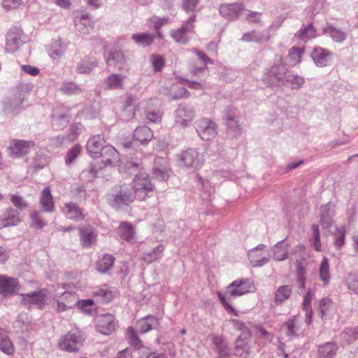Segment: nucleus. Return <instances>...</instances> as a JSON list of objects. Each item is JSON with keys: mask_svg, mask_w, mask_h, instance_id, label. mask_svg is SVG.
Wrapping results in <instances>:
<instances>
[{"mask_svg": "<svg viewBox=\"0 0 358 358\" xmlns=\"http://www.w3.org/2000/svg\"><path fill=\"white\" fill-rule=\"evenodd\" d=\"M255 290V286L253 282L248 279H240L236 280L229 285L227 287V291L224 294L218 292L217 296L224 309L228 313L237 316V312L230 304L231 298L252 293L254 292Z\"/></svg>", "mask_w": 358, "mask_h": 358, "instance_id": "f257e3e1", "label": "nucleus"}, {"mask_svg": "<svg viewBox=\"0 0 358 358\" xmlns=\"http://www.w3.org/2000/svg\"><path fill=\"white\" fill-rule=\"evenodd\" d=\"M131 185L137 200L141 201H145L148 197H150L155 189L150 176L147 173L137 174L134 178Z\"/></svg>", "mask_w": 358, "mask_h": 358, "instance_id": "f03ea898", "label": "nucleus"}, {"mask_svg": "<svg viewBox=\"0 0 358 358\" xmlns=\"http://www.w3.org/2000/svg\"><path fill=\"white\" fill-rule=\"evenodd\" d=\"M137 197L131 189V184H123L116 186L112 189V192L108 194V201L113 206H120L122 205L129 206L132 203Z\"/></svg>", "mask_w": 358, "mask_h": 358, "instance_id": "7ed1b4c3", "label": "nucleus"}, {"mask_svg": "<svg viewBox=\"0 0 358 358\" xmlns=\"http://www.w3.org/2000/svg\"><path fill=\"white\" fill-rule=\"evenodd\" d=\"M83 342L84 338L80 331H69L60 338L59 347L62 350L74 352L78 350Z\"/></svg>", "mask_w": 358, "mask_h": 358, "instance_id": "20e7f679", "label": "nucleus"}, {"mask_svg": "<svg viewBox=\"0 0 358 358\" xmlns=\"http://www.w3.org/2000/svg\"><path fill=\"white\" fill-rule=\"evenodd\" d=\"M195 21L196 16L194 15L185 21L180 28L173 30L171 36L174 41L186 44L189 41L187 34L194 32Z\"/></svg>", "mask_w": 358, "mask_h": 358, "instance_id": "39448f33", "label": "nucleus"}, {"mask_svg": "<svg viewBox=\"0 0 358 358\" xmlns=\"http://www.w3.org/2000/svg\"><path fill=\"white\" fill-rule=\"evenodd\" d=\"M250 338V332L249 330H245L241 333L240 336L236 341L234 355L235 356L247 358L250 352V346L249 345V340Z\"/></svg>", "mask_w": 358, "mask_h": 358, "instance_id": "423d86ee", "label": "nucleus"}, {"mask_svg": "<svg viewBox=\"0 0 358 358\" xmlns=\"http://www.w3.org/2000/svg\"><path fill=\"white\" fill-rule=\"evenodd\" d=\"M19 290L20 285L17 278L0 275V294L10 296L17 294Z\"/></svg>", "mask_w": 358, "mask_h": 358, "instance_id": "0eeeda50", "label": "nucleus"}, {"mask_svg": "<svg viewBox=\"0 0 358 358\" xmlns=\"http://www.w3.org/2000/svg\"><path fill=\"white\" fill-rule=\"evenodd\" d=\"M34 146V143L31 141L13 140L8 147L10 155L15 157H22Z\"/></svg>", "mask_w": 358, "mask_h": 358, "instance_id": "6e6552de", "label": "nucleus"}, {"mask_svg": "<svg viewBox=\"0 0 358 358\" xmlns=\"http://www.w3.org/2000/svg\"><path fill=\"white\" fill-rule=\"evenodd\" d=\"M197 132L204 141H208L214 138L217 134L216 124L208 119H202L199 122Z\"/></svg>", "mask_w": 358, "mask_h": 358, "instance_id": "1a4fd4ad", "label": "nucleus"}, {"mask_svg": "<svg viewBox=\"0 0 358 358\" xmlns=\"http://www.w3.org/2000/svg\"><path fill=\"white\" fill-rule=\"evenodd\" d=\"M181 159L187 166L200 168L203 163V156L200 155L195 149H189L185 151L181 156Z\"/></svg>", "mask_w": 358, "mask_h": 358, "instance_id": "9d476101", "label": "nucleus"}, {"mask_svg": "<svg viewBox=\"0 0 358 358\" xmlns=\"http://www.w3.org/2000/svg\"><path fill=\"white\" fill-rule=\"evenodd\" d=\"M120 238L124 241L133 244L136 243L135 226L128 222H122L117 229Z\"/></svg>", "mask_w": 358, "mask_h": 358, "instance_id": "9b49d317", "label": "nucleus"}, {"mask_svg": "<svg viewBox=\"0 0 358 358\" xmlns=\"http://www.w3.org/2000/svg\"><path fill=\"white\" fill-rule=\"evenodd\" d=\"M155 166L153 169L154 176L160 181H167L171 173L166 161L163 158L155 159Z\"/></svg>", "mask_w": 358, "mask_h": 358, "instance_id": "f8f14e48", "label": "nucleus"}, {"mask_svg": "<svg viewBox=\"0 0 358 358\" xmlns=\"http://www.w3.org/2000/svg\"><path fill=\"white\" fill-rule=\"evenodd\" d=\"M96 329L104 335H110L115 330V322L110 315H101L97 317Z\"/></svg>", "mask_w": 358, "mask_h": 358, "instance_id": "ddd939ff", "label": "nucleus"}, {"mask_svg": "<svg viewBox=\"0 0 358 358\" xmlns=\"http://www.w3.org/2000/svg\"><path fill=\"white\" fill-rule=\"evenodd\" d=\"M22 302L24 305L33 304L42 308L45 305L47 295L44 291L22 294Z\"/></svg>", "mask_w": 358, "mask_h": 358, "instance_id": "4468645a", "label": "nucleus"}, {"mask_svg": "<svg viewBox=\"0 0 358 358\" xmlns=\"http://www.w3.org/2000/svg\"><path fill=\"white\" fill-rule=\"evenodd\" d=\"M100 156L102 157L101 162L104 164V166L115 165L120 161L118 152L111 145L105 146Z\"/></svg>", "mask_w": 358, "mask_h": 358, "instance_id": "2eb2a0df", "label": "nucleus"}, {"mask_svg": "<svg viewBox=\"0 0 358 358\" xmlns=\"http://www.w3.org/2000/svg\"><path fill=\"white\" fill-rule=\"evenodd\" d=\"M244 10L241 3H235L231 4H222L220 7V13L227 19H235Z\"/></svg>", "mask_w": 358, "mask_h": 358, "instance_id": "dca6fc26", "label": "nucleus"}, {"mask_svg": "<svg viewBox=\"0 0 358 358\" xmlns=\"http://www.w3.org/2000/svg\"><path fill=\"white\" fill-rule=\"evenodd\" d=\"M103 139L99 136H94L89 139L87 143V150L90 155L94 157H98L102 152Z\"/></svg>", "mask_w": 358, "mask_h": 358, "instance_id": "f3484780", "label": "nucleus"}, {"mask_svg": "<svg viewBox=\"0 0 358 358\" xmlns=\"http://www.w3.org/2000/svg\"><path fill=\"white\" fill-rule=\"evenodd\" d=\"M160 324L159 320L153 315L143 317L137 322V328L141 333H146L157 329Z\"/></svg>", "mask_w": 358, "mask_h": 358, "instance_id": "a211bd4d", "label": "nucleus"}, {"mask_svg": "<svg viewBox=\"0 0 358 358\" xmlns=\"http://www.w3.org/2000/svg\"><path fill=\"white\" fill-rule=\"evenodd\" d=\"M78 297L76 294L65 292L57 299L58 309L59 310H65L66 308H72L76 304Z\"/></svg>", "mask_w": 358, "mask_h": 358, "instance_id": "6ab92c4d", "label": "nucleus"}, {"mask_svg": "<svg viewBox=\"0 0 358 358\" xmlns=\"http://www.w3.org/2000/svg\"><path fill=\"white\" fill-rule=\"evenodd\" d=\"M289 247L290 244H289L286 240L278 242L272 248L273 258L276 261L287 259Z\"/></svg>", "mask_w": 358, "mask_h": 358, "instance_id": "aec40b11", "label": "nucleus"}, {"mask_svg": "<svg viewBox=\"0 0 358 358\" xmlns=\"http://www.w3.org/2000/svg\"><path fill=\"white\" fill-rule=\"evenodd\" d=\"M80 241L83 247H90L92 245L96 239V234L94 232L90 226L80 228Z\"/></svg>", "mask_w": 358, "mask_h": 358, "instance_id": "412c9836", "label": "nucleus"}, {"mask_svg": "<svg viewBox=\"0 0 358 358\" xmlns=\"http://www.w3.org/2000/svg\"><path fill=\"white\" fill-rule=\"evenodd\" d=\"M40 204L44 212H52L55 208L53 196L50 193L49 187H45L41 192Z\"/></svg>", "mask_w": 358, "mask_h": 358, "instance_id": "4be33fe9", "label": "nucleus"}, {"mask_svg": "<svg viewBox=\"0 0 358 358\" xmlns=\"http://www.w3.org/2000/svg\"><path fill=\"white\" fill-rule=\"evenodd\" d=\"M134 138L141 144H145L153 138V133L149 127L142 126L136 129Z\"/></svg>", "mask_w": 358, "mask_h": 358, "instance_id": "5701e85b", "label": "nucleus"}, {"mask_svg": "<svg viewBox=\"0 0 358 358\" xmlns=\"http://www.w3.org/2000/svg\"><path fill=\"white\" fill-rule=\"evenodd\" d=\"M337 350L338 346L335 343H326L319 346L317 350V358H333Z\"/></svg>", "mask_w": 358, "mask_h": 358, "instance_id": "b1692460", "label": "nucleus"}, {"mask_svg": "<svg viewBox=\"0 0 358 358\" xmlns=\"http://www.w3.org/2000/svg\"><path fill=\"white\" fill-rule=\"evenodd\" d=\"M115 257L109 254H105L99 257L96 263V268L99 273H106L113 266Z\"/></svg>", "mask_w": 358, "mask_h": 358, "instance_id": "393cba45", "label": "nucleus"}, {"mask_svg": "<svg viewBox=\"0 0 358 358\" xmlns=\"http://www.w3.org/2000/svg\"><path fill=\"white\" fill-rule=\"evenodd\" d=\"M18 213L13 209L7 211L5 217L0 218V228L12 227L18 224L20 222Z\"/></svg>", "mask_w": 358, "mask_h": 358, "instance_id": "a878e982", "label": "nucleus"}, {"mask_svg": "<svg viewBox=\"0 0 358 358\" xmlns=\"http://www.w3.org/2000/svg\"><path fill=\"white\" fill-rule=\"evenodd\" d=\"M63 212L66 217L76 221L82 220L84 218V214L78 206L73 203L66 204L63 208Z\"/></svg>", "mask_w": 358, "mask_h": 358, "instance_id": "bb28decb", "label": "nucleus"}, {"mask_svg": "<svg viewBox=\"0 0 358 358\" xmlns=\"http://www.w3.org/2000/svg\"><path fill=\"white\" fill-rule=\"evenodd\" d=\"M329 56V52L322 48H315L312 53V57L318 66H327Z\"/></svg>", "mask_w": 358, "mask_h": 358, "instance_id": "cd10ccee", "label": "nucleus"}, {"mask_svg": "<svg viewBox=\"0 0 358 358\" xmlns=\"http://www.w3.org/2000/svg\"><path fill=\"white\" fill-rule=\"evenodd\" d=\"M315 294L310 289L307 292L306 295L303 297V308L306 311V323L307 325H309L312 321V308L310 306L311 301L313 299Z\"/></svg>", "mask_w": 358, "mask_h": 358, "instance_id": "c85d7f7f", "label": "nucleus"}, {"mask_svg": "<svg viewBox=\"0 0 358 358\" xmlns=\"http://www.w3.org/2000/svg\"><path fill=\"white\" fill-rule=\"evenodd\" d=\"M319 275L320 280L324 285H327L330 280L329 262L327 257H324L320 265Z\"/></svg>", "mask_w": 358, "mask_h": 358, "instance_id": "c756f323", "label": "nucleus"}, {"mask_svg": "<svg viewBox=\"0 0 358 358\" xmlns=\"http://www.w3.org/2000/svg\"><path fill=\"white\" fill-rule=\"evenodd\" d=\"M336 309L335 303L329 298L322 299L320 301V310L322 317L334 314L336 312Z\"/></svg>", "mask_w": 358, "mask_h": 358, "instance_id": "7c9ffc66", "label": "nucleus"}, {"mask_svg": "<svg viewBox=\"0 0 358 358\" xmlns=\"http://www.w3.org/2000/svg\"><path fill=\"white\" fill-rule=\"evenodd\" d=\"M248 257L253 266H261L268 262L266 257H262L260 250L258 248L251 250L249 252Z\"/></svg>", "mask_w": 358, "mask_h": 358, "instance_id": "2f4dec72", "label": "nucleus"}, {"mask_svg": "<svg viewBox=\"0 0 358 358\" xmlns=\"http://www.w3.org/2000/svg\"><path fill=\"white\" fill-rule=\"evenodd\" d=\"M346 231L345 226H340L336 227V231L333 234L334 244L338 249L345 244Z\"/></svg>", "mask_w": 358, "mask_h": 358, "instance_id": "473e14b6", "label": "nucleus"}, {"mask_svg": "<svg viewBox=\"0 0 358 358\" xmlns=\"http://www.w3.org/2000/svg\"><path fill=\"white\" fill-rule=\"evenodd\" d=\"M292 294V287L289 285H283L280 287L275 295V302L281 303L290 296Z\"/></svg>", "mask_w": 358, "mask_h": 358, "instance_id": "72a5a7b5", "label": "nucleus"}, {"mask_svg": "<svg viewBox=\"0 0 358 358\" xmlns=\"http://www.w3.org/2000/svg\"><path fill=\"white\" fill-rule=\"evenodd\" d=\"M296 36L302 41H306L316 36L315 29L311 24H310L301 28L296 34Z\"/></svg>", "mask_w": 358, "mask_h": 358, "instance_id": "f704fd0d", "label": "nucleus"}, {"mask_svg": "<svg viewBox=\"0 0 358 358\" xmlns=\"http://www.w3.org/2000/svg\"><path fill=\"white\" fill-rule=\"evenodd\" d=\"M0 350L8 355L14 353V345L7 336H0Z\"/></svg>", "mask_w": 358, "mask_h": 358, "instance_id": "c9c22d12", "label": "nucleus"}, {"mask_svg": "<svg viewBox=\"0 0 358 358\" xmlns=\"http://www.w3.org/2000/svg\"><path fill=\"white\" fill-rule=\"evenodd\" d=\"M131 38L138 44L150 45L153 43L155 37L152 34L143 33L133 34Z\"/></svg>", "mask_w": 358, "mask_h": 358, "instance_id": "e433bc0d", "label": "nucleus"}, {"mask_svg": "<svg viewBox=\"0 0 358 358\" xmlns=\"http://www.w3.org/2000/svg\"><path fill=\"white\" fill-rule=\"evenodd\" d=\"M303 52V48H299L295 47L292 48L289 53V59L291 61V64L295 66L299 64L301 61V56Z\"/></svg>", "mask_w": 358, "mask_h": 358, "instance_id": "4c0bfd02", "label": "nucleus"}, {"mask_svg": "<svg viewBox=\"0 0 358 358\" xmlns=\"http://www.w3.org/2000/svg\"><path fill=\"white\" fill-rule=\"evenodd\" d=\"M301 320L299 317L294 316L289 320H288L285 324L288 330V334H295L300 329Z\"/></svg>", "mask_w": 358, "mask_h": 358, "instance_id": "58836bf2", "label": "nucleus"}, {"mask_svg": "<svg viewBox=\"0 0 358 358\" xmlns=\"http://www.w3.org/2000/svg\"><path fill=\"white\" fill-rule=\"evenodd\" d=\"M164 250V246L162 245H159L155 248L151 252L145 253L143 256V259L148 263L155 262L159 258Z\"/></svg>", "mask_w": 358, "mask_h": 358, "instance_id": "ea45409f", "label": "nucleus"}, {"mask_svg": "<svg viewBox=\"0 0 358 358\" xmlns=\"http://www.w3.org/2000/svg\"><path fill=\"white\" fill-rule=\"evenodd\" d=\"M123 79L124 76L112 74L107 79V85L111 89L122 88Z\"/></svg>", "mask_w": 358, "mask_h": 358, "instance_id": "a19ab883", "label": "nucleus"}, {"mask_svg": "<svg viewBox=\"0 0 358 358\" xmlns=\"http://www.w3.org/2000/svg\"><path fill=\"white\" fill-rule=\"evenodd\" d=\"M195 52L197 55L199 59L203 64V66H201L199 68H195L192 71V73L194 75H199L200 73L206 70V69H207L206 64L208 62H210V59L207 55H206L205 54H203V52H201L200 51L195 50Z\"/></svg>", "mask_w": 358, "mask_h": 358, "instance_id": "79ce46f5", "label": "nucleus"}, {"mask_svg": "<svg viewBox=\"0 0 358 358\" xmlns=\"http://www.w3.org/2000/svg\"><path fill=\"white\" fill-rule=\"evenodd\" d=\"M312 230L313 232L312 242L314 246V249L316 251L320 252L322 250V244L320 241V234L318 226L316 224H313L312 226Z\"/></svg>", "mask_w": 358, "mask_h": 358, "instance_id": "37998d69", "label": "nucleus"}, {"mask_svg": "<svg viewBox=\"0 0 358 358\" xmlns=\"http://www.w3.org/2000/svg\"><path fill=\"white\" fill-rule=\"evenodd\" d=\"M306 268L301 264L297 265L296 275L297 281L300 284L301 288L305 287L306 279Z\"/></svg>", "mask_w": 358, "mask_h": 358, "instance_id": "c03bdc74", "label": "nucleus"}, {"mask_svg": "<svg viewBox=\"0 0 358 358\" xmlns=\"http://www.w3.org/2000/svg\"><path fill=\"white\" fill-rule=\"evenodd\" d=\"M81 146L79 145H76L72 147L69 152H67L66 157V164H70L80 153Z\"/></svg>", "mask_w": 358, "mask_h": 358, "instance_id": "a18cd8bd", "label": "nucleus"}, {"mask_svg": "<svg viewBox=\"0 0 358 358\" xmlns=\"http://www.w3.org/2000/svg\"><path fill=\"white\" fill-rule=\"evenodd\" d=\"M155 71H160L165 65L164 58L158 55H153L151 57Z\"/></svg>", "mask_w": 358, "mask_h": 358, "instance_id": "49530a36", "label": "nucleus"}, {"mask_svg": "<svg viewBox=\"0 0 358 358\" xmlns=\"http://www.w3.org/2000/svg\"><path fill=\"white\" fill-rule=\"evenodd\" d=\"M94 296L100 298L103 302H108L113 298V293L106 289H101L94 293Z\"/></svg>", "mask_w": 358, "mask_h": 358, "instance_id": "de8ad7c7", "label": "nucleus"}, {"mask_svg": "<svg viewBox=\"0 0 358 358\" xmlns=\"http://www.w3.org/2000/svg\"><path fill=\"white\" fill-rule=\"evenodd\" d=\"M31 219L33 227L36 229H41L45 225L44 222L41 218L39 213L37 212H33L31 214Z\"/></svg>", "mask_w": 358, "mask_h": 358, "instance_id": "09e8293b", "label": "nucleus"}, {"mask_svg": "<svg viewBox=\"0 0 358 358\" xmlns=\"http://www.w3.org/2000/svg\"><path fill=\"white\" fill-rule=\"evenodd\" d=\"M348 288L358 293V273L350 274L348 280Z\"/></svg>", "mask_w": 358, "mask_h": 358, "instance_id": "8fccbe9b", "label": "nucleus"}, {"mask_svg": "<svg viewBox=\"0 0 358 358\" xmlns=\"http://www.w3.org/2000/svg\"><path fill=\"white\" fill-rule=\"evenodd\" d=\"M78 307L84 312L88 313L91 310L90 307H92L94 304V301L92 299H84L76 301Z\"/></svg>", "mask_w": 358, "mask_h": 358, "instance_id": "3c124183", "label": "nucleus"}, {"mask_svg": "<svg viewBox=\"0 0 358 358\" xmlns=\"http://www.w3.org/2000/svg\"><path fill=\"white\" fill-rule=\"evenodd\" d=\"M329 31L331 36L334 41L341 42L345 39V34L344 32L333 27H329Z\"/></svg>", "mask_w": 358, "mask_h": 358, "instance_id": "603ef678", "label": "nucleus"}, {"mask_svg": "<svg viewBox=\"0 0 358 358\" xmlns=\"http://www.w3.org/2000/svg\"><path fill=\"white\" fill-rule=\"evenodd\" d=\"M199 0H182V8L186 12L194 11Z\"/></svg>", "mask_w": 358, "mask_h": 358, "instance_id": "864d4df0", "label": "nucleus"}, {"mask_svg": "<svg viewBox=\"0 0 358 358\" xmlns=\"http://www.w3.org/2000/svg\"><path fill=\"white\" fill-rule=\"evenodd\" d=\"M22 3V0H3V7L6 10L17 8Z\"/></svg>", "mask_w": 358, "mask_h": 358, "instance_id": "5fc2aeb1", "label": "nucleus"}, {"mask_svg": "<svg viewBox=\"0 0 358 358\" xmlns=\"http://www.w3.org/2000/svg\"><path fill=\"white\" fill-rule=\"evenodd\" d=\"M10 200L13 205L17 208H23L27 206V204L24 202L23 199L17 195H12Z\"/></svg>", "mask_w": 358, "mask_h": 358, "instance_id": "6e6d98bb", "label": "nucleus"}, {"mask_svg": "<svg viewBox=\"0 0 358 358\" xmlns=\"http://www.w3.org/2000/svg\"><path fill=\"white\" fill-rule=\"evenodd\" d=\"M217 352L218 353L217 357H222L225 358V357H229L231 355V350L227 343H224L223 345L220 346L217 349Z\"/></svg>", "mask_w": 358, "mask_h": 358, "instance_id": "4d7b16f0", "label": "nucleus"}, {"mask_svg": "<svg viewBox=\"0 0 358 358\" xmlns=\"http://www.w3.org/2000/svg\"><path fill=\"white\" fill-rule=\"evenodd\" d=\"M169 21V18H157L154 17L151 19V22L153 23V27L155 30H158L160 27L167 23Z\"/></svg>", "mask_w": 358, "mask_h": 358, "instance_id": "13d9d810", "label": "nucleus"}, {"mask_svg": "<svg viewBox=\"0 0 358 358\" xmlns=\"http://www.w3.org/2000/svg\"><path fill=\"white\" fill-rule=\"evenodd\" d=\"M22 69L27 73L36 76L39 74V69L35 66H31L30 65H22Z\"/></svg>", "mask_w": 358, "mask_h": 358, "instance_id": "bf43d9fd", "label": "nucleus"}, {"mask_svg": "<svg viewBox=\"0 0 358 358\" xmlns=\"http://www.w3.org/2000/svg\"><path fill=\"white\" fill-rule=\"evenodd\" d=\"M96 170L91 167L89 170L83 171L80 175L82 178L88 177L89 180H92L96 177Z\"/></svg>", "mask_w": 358, "mask_h": 358, "instance_id": "052dcab7", "label": "nucleus"}, {"mask_svg": "<svg viewBox=\"0 0 358 358\" xmlns=\"http://www.w3.org/2000/svg\"><path fill=\"white\" fill-rule=\"evenodd\" d=\"M288 80L292 84L296 85V87H301L304 83V79L299 76H289Z\"/></svg>", "mask_w": 358, "mask_h": 358, "instance_id": "680f3d73", "label": "nucleus"}, {"mask_svg": "<svg viewBox=\"0 0 358 358\" xmlns=\"http://www.w3.org/2000/svg\"><path fill=\"white\" fill-rule=\"evenodd\" d=\"M261 13L257 12H250L247 15V20L250 22H259L261 18Z\"/></svg>", "mask_w": 358, "mask_h": 358, "instance_id": "e2e57ef3", "label": "nucleus"}, {"mask_svg": "<svg viewBox=\"0 0 358 358\" xmlns=\"http://www.w3.org/2000/svg\"><path fill=\"white\" fill-rule=\"evenodd\" d=\"M127 335L131 340V343L134 345L141 343L140 340L137 338L136 332L132 327H129L127 330Z\"/></svg>", "mask_w": 358, "mask_h": 358, "instance_id": "0e129e2a", "label": "nucleus"}, {"mask_svg": "<svg viewBox=\"0 0 358 358\" xmlns=\"http://www.w3.org/2000/svg\"><path fill=\"white\" fill-rule=\"evenodd\" d=\"M147 118L153 122H158L161 121L162 115L158 112H149L147 114Z\"/></svg>", "mask_w": 358, "mask_h": 358, "instance_id": "69168bd1", "label": "nucleus"}, {"mask_svg": "<svg viewBox=\"0 0 358 358\" xmlns=\"http://www.w3.org/2000/svg\"><path fill=\"white\" fill-rule=\"evenodd\" d=\"M138 358H164V355L155 352H147L141 351Z\"/></svg>", "mask_w": 358, "mask_h": 358, "instance_id": "338daca9", "label": "nucleus"}, {"mask_svg": "<svg viewBox=\"0 0 358 358\" xmlns=\"http://www.w3.org/2000/svg\"><path fill=\"white\" fill-rule=\"evenodd\" d=\"M227 124L228 127L234 130H239V125L236 119L232 117H229L227 119Z\"/></svg>", "mask_w": 358, "mask_h": 358, "instance_id": "774afa93", "label": "nucleus"}]
</instances>
